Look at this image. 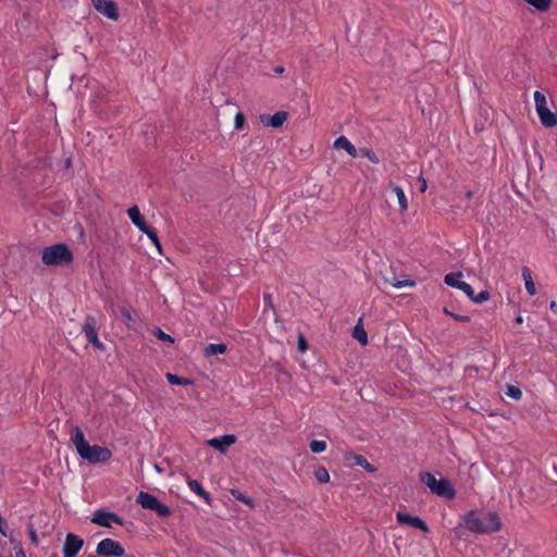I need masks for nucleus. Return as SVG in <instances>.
<instances>
[{"label":"nucleus","mask_w":557,"mask_h":557,"mask_svg":"<svg viewBox=\"0 0 557 557\" xmlns=\"http://www.w3.org/2000/svg\"><path fill=\"white\" fill-rule=\"evenodd\" d=\"M467 528L474 533H492L500 529V519L497 512H482L470 510L463 516Z\"/></svg>","instance_id":"1"},{"label":"nucleus","mask_w":557,"mask_h":557,"mask_svg":"<svg viewBox=\"0 0 557 557\" xmlns=\"http://www.w3.org/2000/svg\"><path fill=\"white\" fill-rule=\"evenodd\" d=\"M73 252L66 244L58 243L42 250L41 261L45 265H67L73 262Z\"/></svg>","instance_id":"2"},{"label":"nucleus","mask_w":557,"mask_h":557,"mask_svg":"<svg viewBox=\"0 0 557 557\" xmlns=\"http://www.w3.org/2000/svg\"><path fill=\"white\" fill-rule=\"evenodd\" d=\"M137 504H139L144 509L152 510L157 513L158 517L166 518L171 516L172 510L171 508L161 503L157 496L147 493V492H139L137 499Z\"/></svg>","instance_id":"3"},{"label":"nucleus","mask_w":557,"mask_h":557,"mask_svg":"<svg viewBox=\"0 0 557 557\" xmlns=\"http://www.w3.org/2000/svg\"><path fill=\"white\" fill-rule=\"evenodd\" d=\"M535 109L543 126H557V112H553L547 107L546 97L541 91L534 92Z\"/></svg>","instance_id":"4"},{"label":"nucleus","mask_w":557,"mask_h":557,"mask_svg":"<svg viewBox=\"0 0 557 557\" xmlns=\"http://www.w3.org/2000/svg\"><path fill=\"white\" fill-rule=\"evenodd\" d=\"M78 456L89 463H103L112 458V451L104 446L89 445V443L79 451Z\"/></svg>","instance_id":"5"},{"label":"nucleus","mask_w":557,"mask_h":557,"mask_svg":"<svg viewBox=\"0 0 557 557\" xmlns=\"http://www.w3.org/2000/svg\"><path fill=\"white\" fill-rule=\"evenodd\" d=\"M91 522L104 528H111V522L117 523L120 525H126L129 527L134 525V522L129 521L126 522L122 517H120L117 513L112 511H107L103 509H99L95 512L94 517L91 518Z\"/></svg>","instance_id":"6"},{"label":"nucleus","mask_w":557,"mask_h":557,"mask_svg":"<svg viewBox=\"0 0 557 557\" xmlns=\"http://www.w3.org/2000/svg\"><path fill=\"white\" fill-rule=\"evenodd\" d=\"M96 554L102 557H123L125 550L120 542L104 539L98 543Z\"/></svg>","instance_id":"7"},{"label":"nucleus","mask_w":557,"mask_h":557,"mask_svg":"<svg viewBox=\"0 0 557 557\" xmlns=\"http://www.w3.org/2000/svg\"><path fill=\"white\" fill-rule=\"evenodd\" d=\"M83 332L86 335L88 343L101 351L106 350L104 345L99 341L97 333V320L92 315H87L83 325Z\"/></svg>","instance_id":"8"},{"label":"nucleus","mask_w":557,"mask_h":557,"mask_svg":"<svg viewBox=\"0 0 557 557\" xmlns=\"http://www.w3.org/2000/svg\"><path fill=\"white\" fill-rule=\"evenodd\" d=\"M84 546V540L74 533H67L63 544V557H76Z\"/></svg>","instance_id":"9"},{"label":"nucleus","mask_w":557,"mask_h":557,"mask_svg":"<svg viewBox=\"0 0 557 557\" xmlns=\"http://www.w3.org/2000/svg\"><path fill=\"white\" fill-rule=\"evenodd\" d=\"M92 7L106 17L116 21L120 17L117 5L112 0H91Z\"/></svg>","instance_id":"10"},{"label":"nucleus","mask_w":557,"mask_h":557,"mask_svg":"<svg viewBox=\"0 0 557 557\" xmlns=\"http://www.w3.org/2000/svg\"><path fill=\"white\" fill-rule=\"evenodd\" d=\"M396 519L399 524L409 525L411 528L421 530L424 533H429V531H430L428 524L420 517H416V516H411L406 512L398 511L396 513Z\"/></svg>","instance_id":"11"},{"label":"nucleus","mask_w":557,"mask_h":557,"mask_svg":"<svg viewBox=\"0 0 557 557\" xmlns=\"http://www.w3.org/2000/svg\"><path fill=\"white\" fill-rule=\"evenodd\" d=\"M236 436L233 434H225L220 437L211 438L207 442V444L216 449L218 451L224 454L227 448L236 443Z\"/></svg>","instance_id":"12"},{"label":"nucleus","mask_w":557,"mask_h":557,"mask_svg":"<svg viewBox=\"0 0 557 557\" xmlns=\"http://www.w3.org/2000/svg\"><path fill=\"white\" fill-rule=\"evenodd\" d=\"M344 460L349 462L350 466H359L368 472H375L377 469L373 465H371L366 457L362 455H357L352 451H346L344 454Z\"/></svg>","instance_id":"13"},{"label":"nucleus","mask_w":557,"mask_h":557,"mask_svg":"<svg viewBox=\"0 0 557 557\" xmlns=\"http://www.w3.org/2000/svg\"><path fill=\"white\" fill-rule=\"evenodd\" d=\"M432 494L447 499H454L456 497V490L448 479L441 478Z\"/></svg>","instance_id":"14"},{"label":"nucleus","mask_w":557,"mask_h":557,"mask_svg":"<svg viewBox=\"0 0 557 557\" xmlns=\"http://www.w3.org/2000/svg\"><path fill=\"white\" fill-rule=\"evenodd\" d=\"M288 113L286 111H277L273 115L262 114L260 121L264 126L278 128L287 120Z\"/></svg>","instance_id":"15"},{"label":"nucleus","mask_w":557,"mask_h":557,"mask_svg":"<svg viewBox=\"0 0 557 557\" xmlns=\"http://www.w3.org/2000/svg\"><path fill=\"white\" fill-rule=\"evenodd\" d=\"M459 289L462 290L475 304L487 301L491 297V294L487 289H484L475 295L472 286L466 282L460 285Z\"/></svg>","instance_id":"16"},{"label":"nucleus","mask_w":557,"mask_h":557,"mask_svg":"<svg viewBox=\"0 0 557 557\" xmlns=\"http://www.w3.org/2000/svg\"><path fill=\"white\" fill-rule=\"evenodd\" d=\"M71 442L74 444L77 454L88 444L85 438L84 432L78 425H74L70 431Z\"/></svg>","instance_id":"17"},{"label":"nucleus","mask_w":557,"mask_h":557,"mask_svg":"<svg viewBox=\"0 0 557 557\" xmlns=\"http://www.w3.org/2000/svg\"><path fill=\"white\" fill-rule=\"evenodd\" d=\"M128 218L131 219L132 223L139 230L144 231L149 225L147 224L145 218L141 215L139 209L137 206H133L127 210Z\"/></svg>","instance_id":"18"},{"label":"nucleus","mask_w":557,"mask_h":557,"mask_svg":"<svg viewBox=\"0 0 557 557\" xmlns=\"http://www.w3.org/2000/svg\"><path fill=\"white\" fill-rule=\"evenodd\" d=\"M187 484L189 488L200 496L209 506L212 505V497L210 493L207 492L197 480L188 479Z\"/></svg>","instance_id":"19"},{"label":"nucleus","mask_w":557,"mask_h":557,"mask_svg":"<svg viewBox=\"0 0 557 557\" xmlns=\"http://www.w3.org/2000/svg\"><path fill=\"white\" fill-rule=\"evenodd\" d=\"M334 147L337 149H344L351 157H357L358 150L345 136H339L334 141Z\"/></svg>","instance_id":"20"},{"label":"nucleus","mask_w":557,"mask_h":557,"mask_svg":"<svg viewBox=\"0 0 557 557\" xmlns=\"http://www.w3.org/2000/svg\"><path fill=\"white\" fill-rule=\"evenodd\" d=\"M352 337L358 341L362 346L368 344V335L362 324V319H359L352 329Z\"/></svg>","instance_id":"21"},{"label":"nucleus","mask_w":557,"mask_h":557,"mask_svg":"<svg viewBox=\"0 0 557 557\" xmlns=\"http://www.w3.org/2000/svg\"><path fill=\"white\" fill-rule=\"evenodd\" d=\"M522 277L524 280V286L529 295L533 296L536 294L535 284L532 278L531 270L528 267L522 268Z\"/></svg>","instance_id":"22"},{"label":"nucleus","mask_w":557,"mask_h":557,"mask_svg":"<svg viewBox=\"0 0 557 557\" xmlns=\"http://www.w3.org/2000/svg\"><path fill=\"white\" fill-rule=\"evenodd\" d=\"M461 277H462V273L460 271L451 272V273H448L445 275L444 283L450 287L458 289V288H460V285L463 283L462 281H460Z\"/></svg>","instance_id":"23"},{"label":"nucleus","mask_w":557,"mask_h":557,"mask_svg":"<svg viewBox=\"0 0 557 557\" xmlns=\"http://www.w3.org/2000/svg\"><path fill=\"white\" fill-rule=\"evenodd\" d=\"M226 350H227V347L223 343L209 344L205 348V356L209 357V356L220 355V354H224Z\"/></svg>","instance_id":"24"},{"label":"nucleus","mask_w":557,"mask_h":557,"mask_svg":"<svg viewBox=\"0 0 557 557\" xmlns=\"http://www.w3.org/2000/svg\"><path fill=\"white\" fill-rule=\"evenodd\" d=\"M420 481L425 484L431 492L434 491L435 486L437 485V479L432 474L431 472H420L419 474Z\"/></svg>","instance_id":"25"},{"label":"nucleus","mask_w":557,"mask_h":557,"mask_svg":"<svg viewBox=\"0 0 557 557\" xmlns=\"http://www.w3.org/2000/svg\"><path fill=\"white\" fill-rule=\"evenodd\" d=\"M166 380L172 385L187 386V385L193 384V380L187 379V377H181L177 374H173V373H166Z\"/></svg>","instance_id":"26"},{"label":"nucleus","mask_w":557,"mask_h":557,"mask_svg":"<svg viewBox=\"0 0 557 557\" xmlns=\"http://www.w3.org/2000/svg\"><path fill=\"white\" fill-rule=\"evenodd\" d=\"M313 475L315 478V480L320 483V484H324V483H327L330 481V474H329V471L326 470V468L322 467V466H318L314 471H313Z\"/></svg>","instance_id":"27"},{"label":"nucleus","mask_w":557,"mask_h":557,"mask_svg":"<svg viewBox=\"0 0 557 557\" xmlns=\"http://www.w3.org/2000/svg\"><path fill=\"white\" fill-rule=\"evenodd\" d=\"M527 3L535 8L540 12H546L552 3V0H524Z\"/></svg>","instance_id":"28"},{"label":"nucleus","mask_w":557,"mask_h":557,"mask_svg":"<svg viewBox=\"0 0 557 557\" xmlns=\"http://www.w3.org/2000/svg\"><path fill=\"white\" fill-rule=\"evenodd\" d=\"M393 191L397 196L398 203H399V207H400V211L401 212L406 211L407 208H408V203H407V198L405 196V193H404L403 188L399 187V186H394L393 187Z\"/></svg>","instance_id":"29"},{"label":"nucleus","mask_w":557,"mask_h":557,"mask_svg":"<svg viewBox=\"0 0 557 557\" xmlns=\"http://www.w3.org/2000/svg\"><path fill=\"white\" fill-rule=\"evenodd\" d=\"M505 394H506V396H508L515 400H519L522 397V391L518 386H515L511 384L506 385Z\"/></svg>","instance_id":"30"},{"label":"nucleus","mask_w":557,"mask_h":557,"mask_svg":"<svg viewBox=\"0 0 557 557\" xmlns=\"http://www.w3.org/2000/svg\"><path fill=\"white\" fill-rule=\"evenodd\" d=\"M143 233H145L150 239L151 242L153 243V245L160 250L161 249V243H160V239H159V236H158V233L157 231L151 227L150 225L143 231Z\"/></svg>","instance_id":"31"},{"label":"nucleus","mask_w":557,"mask_h":557,"mask_svg":"<svg viewBox=\"0 0 557 557\" xmlns=\"http://www.w3.org/2000/svg\"><path fill=\"white\" fill-rule=\"evenodd\" d=\"M309 447L313 454H320L326 449V443L324 441L313 440L310 442Z\"/></svg>","instance_id":"32"},{"label":"nucleus","mask_w":557,"mask_h":557,"mask_svg":"<svg viewBox=\"0 0 557 557\" xmlns=\"http://www.w3.org/2000/svg\"><path fill=\"white\" fill-rule=\"evenodd\" d=\"M359 151L362 157L369 159L372 163L377 164L380 162L379 157L372 149L364 147V148H360Z\"/></svg>","instance_id":"33"},{"label":"nucleus","mask_w":557,"mask_h":557,"mask_svg":"<svg viewBox=\"0 0 557 557\" xmlns=\"http://www.w3.org/2000/svg\"><path fill=\"white\" fill-rule=\"evenodd\" d=\"M443 311L445 314L450 315L456 321H459V322H469L470 321L469 315L455 313V312L450 311L448 309V307H444Z\"/></svg>","instance_id":"34"},{"label":"nucleus","mask_w":557,"mask_h":557,"mask_svg":"<svg viewBox=\"0 0 557 557\" xmlns=\"http://www.w3.org/2000/svg\"><path fill=\"white\" fill-rule=\"evenodd\" d=\"M389 283L395 288H401L405 286H414L416 285V282L412 280H396V278H394Z\"/></svg>","instance_id":"35"},{"label":"nucleus","mask_w":557,"mask_h":557,"mask_svg":"<svg viewBox=\"0 0 557 557\" xmlns=\"http://www.w3.org/2000/svg\"><path fill=\"white\" fill-rule=\"evenodd\" d=\"M27 531H28V535H29V540H30L32 544L34 546H38L39 545V540H38L35 527H34V524L32 522H29L27 524Z\"/></svg>","instance_id":"36"},{"label":"nucleus","mask_w":557,"mask_h":557,"mask_svg":"<svg viewBox=\"0 0 557 557\" xmlns=\"http://www.w3.org/2000/svg\"><path fill=\"white\" fill-rule=\"evenodd\" d=\"M154 335L158 339H160L162 342H166V343H171V344L174 343V338L171 335L164 333L160 327L156 329Z\"/></svg>","instance_id":"37"},{"label":"nucleus","mask_w":557,"mask_h":557,"mask_svg":"<svg viewBox=\"0 0 557 557\" xmlns=\"http://www.w3.org/2000/svg\"><path fill=\"white\" fill-rule=\"evenodd\" d=\"M231 494H232V496H233V497H235L237 500H240V502H243V503H245V504H248V505H250V506L252 505V500H251L249 497H247L246 495H244L240 491H238V490H232V491H231Z\"/></svg>","instance_id":"38"},{"label":"nucleus","mask_w":557,"mask_h":557,"mask_svg":"<svg viewBox=\"0 0 557 557\" xmlns=\"http://www.w3.org/2000/svg\"><path fill=\"white\" fill-rule=\"evenodd\" d=\"M297 349L299 352H305L308 349V342L304 334H299L297 337Z\"/></svg>","instance_id":"39"},{"label":"nucleus","mask_w":557,"mask_h":557,"mask_svg":"<svg viewBox=\"0 0 557 557\" xmlns=\"http://www.w3.org/2000/svg\"><path fill=\"white\" fill-rule=\"evenodd\" d=\"M245 122H246V116L243 112H237L236 115H235V128L236 129H242L245 125Z\"/></svg>","instance_id":"40"},{"label":"nucleus","mask_w":557,"mask_h":557,"mask_svg":"<svg viewBox=\"0 0 557 557\" xmlns=\"http://www.w3.org/2000/svg\"><path fill=\"white\" fill-rule=\"evenodd\" d=\"M263 301L268 307H270L272 310H274V305H273L272 297L270 294H267V293L263 294Z\"/></svg>","instance_id":"41"},{"label":"nucleus","mask_w":557,"mask_h":557,"mask_svg":"<svg viewBox=\"0 0 557 557\" xmlns=\"http://www.w3.org/2000/svg\"><path fill=\"white\" fill-rule=\"evenodd\" d=\"M10 543L13 545L14 550L16 552L20 547H22V543L17 541L12 534L9 535Z\"/></svg>","instance_id":"42"},{"label":"nucleus","mask_w":557,"mask_h":557,"mask_svg":"<svg viewBox=\"0 0 557 557\" xmlns=\"http://www.w3.org/2000/svg\"><path fill=\"white\" fill-rule=\"evenodd\" d=\"M0 534H2L3 536H8L5 521L1 515H0Z\"/></svg>","instance_id":"43"},{"label":"nucleus","mask_w":557,"mask_h":557,"mask_svg":"<svg viewBox=\"0 0 557 557\" xmlns=\"http://www.w3.org/2000/svg\"><path fill=\"white\" fill-rule=\"evenodd\" d=\"M121 313H122L124 319H126V320H131L132 319V315H131V312H129L128 309L122 308Z\"/></svg>","instance_id":"44"},{"label":"nucleus","mask_w":557,"mask_h":557,"mask_svg":"<svg viewBox=\"0 0 557 557\" xmlns=\"http://www.w3.org/2000/svg\"><path fill=\"white\" fill-rule=\"evenodd\" d=\"M549 309H550L553 312L557 313V302H556V301H554V300H553V301H550V304H549Z\"/></svg>","instance_id":"45"},{"label":"nucleus","mask_w":557,"mask_h":557,"mask_svg":"<svg viewBox=\"0 0 557 557\" xmlns=\"http://www.w3.org/2000/svg\"><path fill=\"white\" fill-rule=\"evenodd\" d=\"M15 557H26L24 550L22 547H20L16 552H15Z\"/></svg>","instance_id":"46"},{"label":"nucleus","mask_w":557,"mask_h":557,"mask_svg":"<svg viewBox=\"0 0 557 557\" xmlns=\"http://www.w3.org/2000/svg\"><path fill=\"white\" fill-rule=\"evenodd\" d=\"M420 180H421V182H422L420 190H421V191H424V190L426 189V182H425V180H424V178H422V177H421Z\"/></svg>","instance_id":"47"},{"label":"nucleus","mask_w":557,"mask_h":557,"mask_svg":"<svg viewBox=\"0 0 557 557\" xmlns=\"http://www.w3.org/2000/svg\"><path fill=\"white\" fill-rule=\"evenodd\" d=\"M523 322V319L521 315H517L516 319H515V323L517 324H521Z\"/></svg>","instance_id":"48"},{"label":"nucleus","mask_w":557,"mask_h":557,"mask_svg":"<svg viewBox=\"0 0 557 557\" xmlns=\"http://www.w3.org/2000/svg\"><path fill=\"white\" fill-rule=\"evenodd\" d=\"M465 196L467 199H471L473 197V191L468 190V191H466Z\"/></svg>","instance_id":"49"},{"label":"nucleus","mask_w":557,"mask_h":557,"mask_svg":"<svg viewBox=\"0 0 557 557\" xmlns=\"http://www.w3.org/2000/svg\"><path fill=\"white\" fill-rule=\"evenodd\" d=\"M154 469L158 473H162L163 472V469L158 465V463H154Z\"/></svg>","instance_id":"50"},{"label":"nucleus","mask_w":557,"mask_h":557,"mask_svg":"<svg viewBox=\"0 0 557 557\" xmlns=\"http://www.w3.org/2000/svg\"><path fill=\"white\" fill-rule=\"evenodd\" d=\"M274 71H275V73L281 74V73H283V72H284V67H283V66H277V67H275V70H274Z\"/></svg>","instance_id":"51"},{"label":"nucleus","mask_w":557,"mask_h":557,"mask_svg":"<svg viewBox=\"0 0 557 557\" xmlns=\"http://www.w3.org/2000/svg\"><path fill=\"white\" fill-rule=\"evenodd\" d=\"M50 533H51V530L49 529V530H47L46 532H44V533H42V535H44V536H49V535H50Z\"/></svg>","instance_id":"52"},{"label":"nucleus","mask_w":557,"mask_h":557,"mask_svg":"<svg viewBox=\"0 0 557 557\" xmlns=\"http://www.w3.org/2000/svg\"><path fill=\"white\" fill-rule=\"evenodd\" d=\"M38 518L41 520L42 518H47V513H40Z\"/></svg>","instance_id":"53"},{"label":"nucleus","mask_w":557,"mask_h":557,"mask_svg":"<svg viewBox=\"0 0 557 557\" xmlns=\"http://www.w3.org/2000/svg\"><path fill=\"white\" fill-rule=\"evenodd\" d=\"M70 164H71V160H70V159H67V160H66V166H70Z\"/></svg>","instance_id":"54"},{"label":"nucleus","mask_w":557,"mask_h":557,"mask_svg":"<svg viewBox=\"0 0 557 557\" xmlns=\"http://www.w3.org/2000/svg\"><path fill=\"white\" fill-rule=\"evenodd\" d=\"M50 557H59L58 554L53 553Z\"/></svg>","instance_id":"55"},{"label":"nucleus","mask_w":557,"mask_h":557,"mask_svg":"<svg viewBox=\"0 0 557 557\" xmlns=\"http://www.w3.org/2000/svg\"><path fill=\"white\" fill-rule=\"evenodd\" d=\"M126 557H133L132 555H126Z\"/></svg>","instance_id":"56"}]
</instances>
